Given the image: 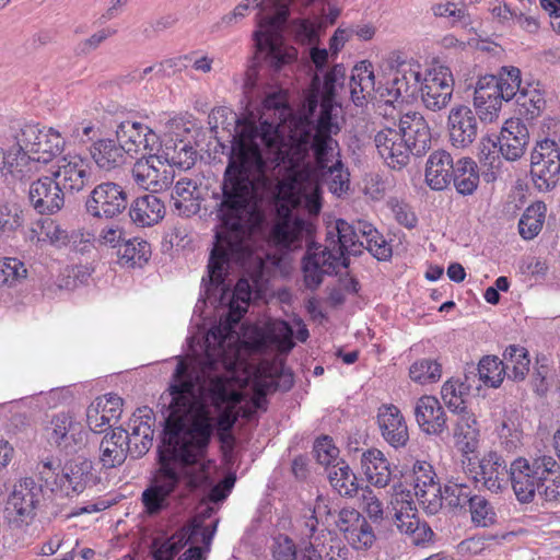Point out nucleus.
I'll return each mask as SVG.
<instances>
[{"label":"nucleus","instance_id":"1","mask_svg":"<svg viewBox=\"0 0 560 560\" xmlns=\"http://www.w3.org/2000/svg\"><path fill=\"white\" fill-rule=\"evenodd\" d=\"M316 107L317 101L308 100V114H295L280 91L266 96L258 122L241 119L228 107L214 108L209 115L213 129L221 124L232 143L217 205L220 224L212 248V273L221 270L219 265L226 255L241 258L246 254V236L259 219L253 201L270 185L268 170L284 162L290 167L313 171L315 180H323L334 195L349 189L350 175L334 138L340 131L339 124L326 101L315 117Z\"/></svg>","mask_w":560,"mask_h":560},{"label":"nucleus","instance_id":"2","mask_svg":"<svg viewBox=\"0 0 560 560\" xmlns=\"http://www.w3.org/2000/svg\"><path fill=\"white\" fill-rule=\"evenodd\" d=\"M221 328L206 337L205 353L180 358L167 392L161 399L167 401L162 444L159 446L158 468L149 487L142 492L144 512L158 515L170 505V498L186 480L189 490L207 486L210 464L203 462L214 429L220 440H233L231 430L237 419L242 395L232 378L238 362V349Z\"/></svg>","mask_w":560,"mask_h":560},{"label":"nucleus","instance_id":"3","mask_svg":"<svg viewBox=\"0 0 560 560\" xmlns=\"http://www.w3.org/2000/svg\"><path fill=\"white\" fill-rule=\"evenodd\" d=\"M284 172L282 179L278 180L277 184V198L284 203H281L278 208L279 219L273 224L270 232V242L273 243L277 247L281 249H295L301 247L302 240L304 235H308L311 233V225L306 223L303 219L295 218L291 214L290 207L295 208L304 203L308 213L312 215H317L322 208L320 197H319V184L315 180V175L313 171L307 170H299L298 167H290L288 163L281 162L279 167L276 170H268V176L270 179V184H272L271 177L279 178ZM271 187L269 185L267 188L260 191V194L254 199L253 205L258 215L257 223H254L250 226L248 235L246 236V254L241 258H233L230 255H226V258H223L219 265L221 270H218L217 273L211 272V259L212 252L210 253L209 261H208V279L202 278V284L205 287V293L207 298H210L212 289H218L220 285L224 283V277L228 272L230 264H243L245 259L250 255V244L249 238L252 231L259 224L261 221V215L257 210V201L262 197L266 190Z\"/></svg>","mask_w":560,"mask_h":560},{"label":"nucleus","instance_id":"4","mask_svg":"<svg viewBox=\"0 0 560 560\" xmlns=\"http://www.w3.org/2000/svg\"><path fill=\"white\" fill-rule=\"evenodd\" d=\"M327 229L326 244L310 243L302 260L304 283L310 290H316L324 276L337 273L339 266L348 267L347 256L362 252L363 241L359 238L355 226L338 219Z\"/></svg>","mask_w":560,"mask_h":560},{"label":"nucleus","instance_id":"5","mask_svg":"<svg viewBox=\"0 0 560 560\" xmlns=\"http://www.w3.org/2000/svg\"><path fill=\"white\" fill-rule=\"evenodd\" d=\"M560 465L550 455L517 457L511 463V486L521 503L534 501L536 492L546 501L560 499V472L551 483L546 485L547 477L559 471Z\"/></svg>","mask_w":560,"mask_h":560},{"label":"nucleus","instance_id":"6","mask_svg":"<svg viewBox=\"0 0 560 560\" xmlns=\"http://www.w3.org/2000/svg\"><path fill=\"white\" fill-rule=\"evenodd\" d=\"M382 79L378 81L377 95L388 104L397 101L409 102L419 93L421 80L420 66L402 60L396 52L384 59Z\"/></svg>","mask_w":560,"mask_h":560},{"label":"nucleus","instance_id":"7","mask_svg":"<svg viewBox=\"0 0 560 560\" xmlns=\"http://www.w3.org/2000/svg\"><path fill=\"white\" fill-rule=\"evenodd\" d=\"M25 154L24 168L35 173V163L48 164L59 158L65 150V139L52 128L40 129L36 125H24L15 136Z\"/></svg>","mask_w":560,"mask_h":560},{"label":"nucleus","instance_id":"8","mask_svg":"<svg viewBox=\"0 0 560 560\" xmlns=\"http://www.w3.org/2000/svg\"><path fill=\"white\" fill-rule=\"evenodd\" d=\"M530 176L539 191L553 189L560 177V136L538 141L530 153Z\"/></svg>","mask_w":560,"mask_h":560},{"label":"nucleus","instance_id":"9","mask_svg":"<svg viewBox=\"0 0 560 560\" xmlns=\"http://www.w3.org/2000/svg\"><path fill=\"white\" fill-rule=\"evenodd\" d=\"M131 173L140 188L152 192L166 189L174 179L172 168L158 151L148 152V155L139 159L133 164Z\"/></svg>","mask_w":560,"mask_h":560},{"label":"nucleus","instance_id":"10","mask_svg":"<svg viewBox=\"0 0 560 560\" xmlns=\"http://www.w3.org/2000/svg\"><path fill=\"white\" fill-rule=\"evenodd\" d=\"M127 206L126 191L112 182L95 186L85 201L86 212L98 219H113L122 213Z\"/></svg>","mask_w":560,"mask_h":560},{"label":"nucleus","instance_id":"11","mask_svg":"<svg viewBox=\"0 0 560 560\" xmlns=\"http://www.w3.org/2000/svg\"><path fill=\"white\" fill-rule=\"evenodd\" d=\"M47 441L66 454L77 453L84 444L82 424L68 412L51 417L45 428Z\"/></svg>","mask_w":560,"mask_h":560},{"label":"nucleus","instance_id":"12","mask_svg":"<svg viewBox=\"0 0 560 560\" xmlns=\"http://www.w3.org/2000/svg\"><path fill=\"white\" fill-rule=\"evenodd\" d=\"M453 91V75L446 67L429 70L419 89L423 105L432 112L445 108L452 100Z\"/></svg>","mask_w":560,"mask_h":560},{"label":"nucleus","instance_id":"13","mask_svg":"<svg viewBox=\"0 0 560 560\" xmlns=\"http://www.w3.org/2000/svg\"><path fill=\"white\" fill-rule=\"evenodd\" d=\"M66 194H74L84 189L90 182V165L80 154H66L58 159L50 172Z\"/></svg>","mask_w":560,"mask_h":560},{"label":"nucleus","instance_id":"14","mask_svg":"<svg viewBox=\"0 0 560 560\" xmlns=\"http://www.w3.org/2000/svg\"><path fill=\"white\" fill-rule=\"evenodd\" d=\"M474 480L491 492L498 493L511 482L510 471L504 458L494 451L486 453L481 459L470 466Z\"/></svg>","mask_w":560,"mask_h":560},{"label":"nucleus","instance_id":"15","mask_svg":"<svg viewBox=\"0 0 560 560\" xmlns=\"http://www.w3.org/2000/svg\"><path fill=\"white\" fill-rule=\"evenodd\" d=\"M66 192L50 175H44L32 182L28 188L31 206L39 214H55L65 206Z\"/></svg>","mask_w":560,"mask_h":560},{"label":"nucleus","instance_id":"16","mask_svg":"<svg viewBox=\"0 0 560 560\" xmlns=\"http://www.w3.org/2000/svg\"><path fill=\"white\" fill-rule=\"evenodd\" d=\"M457 415L454 424V442L462 453L463 468L466 472H471L475 458L471 456L479 445V427L475 415L469 410H463Z\"/></svg>","mask_w":560,"mask_h":560},{"label":"nucleus","instance_id":"17","mask_svg":"<svg viewBox=\"0 0 560 560\" xmlns=\"http://www.w3.org/2000/svg\"><path fill=\"white\" fill-rule=\"evenodd\" d=\"M448 138L453 147L468 148L478 136V120L472 108L467 105H455L447 117Z\"/></svg>","mask_w":560,"mask_h":560},{"label":"nucleus","instance_id":"18","mask_svg":"<svg viewBox=\"0 0 560 560\" xmlns=\"http://www.w3.org/2000/svg\"><path fill=\"white\" fill-rule=\"evenodd\" d=\"M117 141L126 147V153H139L141 150L153 152L159 147L160 137L148 126L139 121H121L116 129Z\"/></svg>","mask_w":560,"mask_h":560},{"label":"nucleus","instance_id":"19","mask_svg":"<svg viewBox=\"0 0 560 560\" xmlns=\"http://www.w3.org/2000/svg\"><path fill=\"white\" fill-rule=\"evenodd\" d=\"M34 490H36L35 483L30 478L14 486L5 508L10 522L20 526L33 520L37 503V494Z\"/></svg>","mask_w":560,"mask_h":560},{"label":"nucleus","instance_id":"20","mask_svg":"<svg viewBox=\"0 0 560 560\" xmlns=\"http://www.w3.org/2000/svg\"><path fill=\"white\" fill-rule=\"evenodd\" d=\"M376 149L393 170H401L409 163L412 151L410 144H406L401 132L394 128H384L380 130L374 138Z\"/></svg>","mask_w":560,"mask_h":560},{"label":"nucleus","instance_id":"21","mask_svg":"<svg viewBox=\"0 0 560 560\" xmlns=\"http://www.w3.org/2000/svg\"><path fill=\"white\" fill-rule=\"evenodd\" d=\"M155 151L161 154L171 168L176 166L189 170L195 165L198 155L192 142L187 138H180L177 132H170L162 141L159 139V147Z\"/></svg>","mask_w":560,"mask_h":560},{"label":"nucleus","instance_id":"22","mask_svg":"<svg viewBox=\"0 0 560 560\" xmlns=\"http://www.w3.org/2000/svg\"><path fill=\"white\" fill-rule=\"evenodd\" d=\"M191 530L189 534L183 527L170 538H155L152 541V552L155 560H173V558L180 551L186 544L197 545L202 544L209 548L211 544V532H202L198 529Z\"/></svg>","mask_w":560,"mask_h":560},{"label":"nucleus","instance_id":"23","mask_svg":"<svg viewBox=\"0 0 560 560\" xmlns=\"http://www.w3.org/2000/svg\"><path fill=\"white\" fill-rule=\"evenodd\" d=\"M92 477V463L78 457L65 464L55 482L65 495L70 497L83 492Z\"/></svg>","mask_w":560,"mask_h":560},{"label":"nucleus","instance_id":"24","mask_svg":"<svg viewBox=\"0 0 560 560\" xmlns=\"http://www.w3.org/2000/svg\"><path fill=\"white\" fill-rule=\"evenodd\" d=\"M406 144H410L412 155L421 156L431 145V131L424 117L417 112L406 113L399 120L397 129Z\"/></svg>","mask_w":560,"mask_h":560},{"label":"nucleus","instance_id":"25","mask_svg":"<svg viewBox=\"0 0 560 560\" xmlns=\"http://www.w3.org/2000/svg\"><path fill=\"white\" fill-rule=\"evenodd\" d=\"M498 141L502 156L508 161H517L525 154L529 132L521 119H508L501 128Z\"/></svg>","mask_w":560,"mask_h":560},{"label":"nucleus","instance_id":"26","mask_svg":"<svg viewBox=\"0 0 560 560\" xmlns=\"http://www.w3.org/2000/svg\"><path fill=\"white\" fill-rule=\"evenodd\" d=\"M415 417L419 428L427 434L441 435L447 430L444 408L433 396L425 395L417 400Z\"/></svg>","mask_w":560,"mask_h":560},{"label":"nucleus","instance_id":"27","mask_svg":"<svg viewBox=\"0 0 560 560\" xmlns=\"http://www.w3.org/2000/svg\"><path fill=\"white\" fill-rule=\"evenodd\" d=\"M377 422L385 441L394 447L405 446L409 440L408 428L400 410L394 405L378 409Z\"/></svg>","mask_w":560,"mask_h":560},{"label":"nucleus","instance_id":"28","mask_svg":"<svg viewBox=\"0 0 560 560\" xmlns=\"http://www.w3.org/2000/svg\"><path fill=\"white\" fill-rule=\"evenodd\" d=\"M201 182L196 178H179L172 191L175 211L183 217H191L200 211Z\"/></svg>","mask_w":560,"mask_h":560},{"label":"nucleus","instance_id":"29","mask_svg":"<svg viewBox=\"0 0 560 560\" xmlns=\"http://www.w3.org/2000/svg\"><path fill=\"white\" fill-rule=\"evenodd\" d=\"M488 84L478 80L474 92V112L481 122L493 124L499 119L504 100L497 94L492 80H490V85Z\"/></svg>","mask_w":560,"mask_h":560},{"label":"nucleus","instance_id":"30","mask_svg":"<svg viewBox=\"0 0 560 560\" xmlns=\"http://www.w3.org/2000/svg\"><path fill=\"white\" fill-rule=\"evenodd\" d=\"M100 460L104 468L109 469L125 463L130 448L128 446V434L122 428H116L105 434L100 444Z\"/></svg>","mask_w":560,"mask_h":560},{"label":"nucleus","instance_id":"31","mask_svg":"<svg viewBox=\"0 0 560 560\" xmlns=\"http://www.w3.org/2000/svg\"><path fill=\"white\" fill-rule=\"evenodd\" d=\"M125 432L128 434V446L132 458H140L149 452L154 436L151 416L133 415L128 423V430Z\"/></svg>","mask_w":560,"mask_h":560},{"label":"nucleus","instance_id":"32","mask_svg":"<svg viewBox=\"0 0 560 560\" xmlns=\"http://www.w3.org/2000/svg\"><path fill=\"white\" fill-rule=\"evenodd\" d=\"M455 163L445 150L432 152L427 161L425 182L433 190H442L452 182Z\"/></svg>","mask_w":560,"mask_h":560},{"label":"nucleus","instance_id":"33","mask_svg":"<svg viewBox=\"0 0 560 560\" xmlns=\"http://www.w3.org/2000/svg\"><path fill=\"white\" fill-rule=\"evenodd\" d=\"M129 215L139 226L158 224L165 215L164 202L153 194L138 197L130 206Z\"/></svg>","mask_w":560,"mask_h":560},{"label":"nucleus","instance_id":"34","mask_svg":"<svg viewBox=\"0 0 560 560\" xmlns=\"http://www.w3.org/2000/svg\"><path fill=\"white\" fill-rule=\"evenodd\" d=\"M125 148L114 139H100L90 145L89 153L101 170L112 171L125 164Z\"/></svg>","mask_w":560,"mask_h":560},{"label":"nucleus","instance_id":"35","mask_svg":"<svg viewBox=\"0 0 560 560\" xmlns=\"http://www.w3.org/2000/svg\"><path fill=\"white\" fill-rule=\"evenodd\" d=\"M361 466L372 485L384 488L389 483L392 477L389 463L380 450L370 448L362 453Z\"/></svg>","mask_w":560,"mask_h":560},{"label":"nucleus","instance_id":"36","mask_svg":"<svg viewBox=\"0 0 560 560\" xmlns=\"http://www.w3.org/2000/svg\"><path fill=\"white\" fill-rule=\"evenodd\" d=\"M378 83L375 82L372 63L361 61L357 65L350 79V92L355 104H362L373 93L377 95Z\"/></svg>","mask_w":560,"mask_h":560},{"label":"nucleus","instance_id":"37","mask_svg":"<svg viewBox=\"0 0 560 560\" xmlns=\"http://www.w3.org/2000/svg\"><path fill=\"white\" fill-rule=\"evenodd\" d=\"M452 180L463 196L471 195L479 184V172L476 162L470 158H462L455 162Z\"/></svg>","mask_w":560,"mask_h":560},{"label":"nucleus","instance_id":"38","mask_svg":"<svg viewBox=\"0 0 560 560\" xmlns=\"http://www.w3.org/2000/svg\"><path fill=\"white\" fill-rule=\"evenodd\" d=\"M479 80L489 84L490 80H492V84L495 86L497 94L505 102H509L512 98H516L518 93L522 91L521 71L515 67L502 68L499 78L494 75H486Z\"/></svg>","mask_w":560,"mask_h":560},{"label":"nucleus","instance_id":"39","mask_svg":"<svg viewBox=\"0 0 560 560\" xmlns=\"http://www.w3.org/2000/svg\"><path fill=\"white\" fill-rule=\"evenodd\" d=\"M25 154L19 145V141L8 150L0 148V172L5 170L13 178L27 182L33 178L31 167L24 168Z\"/></svg>","mask_w":560,"mask_h":560},{"label":"nucleus","instance_id":"40","mask_svg":"<svg viewBox=\"0 0 560 560\" xmlns=\"http://www.w3.org/2000/svg\"><path fill=\"white\" fill-rule=\"evenodd\" d=\"M504 366L509 378L515 382L524 381L529 372L530 359L526 348L510 345L503 353Z\"/></svg>","mask_w":560,"mask_h":560},{"label":"nucleus","instance_id":"41","mask_svg":"<svg viewBox=\"0 0 560 560\" xmlns=\"http://www.w3.org/2000/svg\"><path fill=\"white\" fill-rule=\"evenodd\" d=\"M327 478L340 495L353 497L358 491L357 478L343 460L328 469Z\"/></svg>","mask_w":560,"mask_h":560},{"label":"nucleus","instance_id":"42","mask_svg":"<svg viewBox=\"0 0 560 560\" xmlns=\"http://www.w3.org/2000/svg\"><path fill=\"white\" fill-rule=\"evenodd\" d=\"M546 217V205L541 201L530 205L518 222V231L524 240H533L541 231Z\"/></svg>","mask_w":560,"mask_h":560},{"label":"nucleus","instance_id":"43","mask_svg":"<svg viewBox=\"0 0 560 560\" xmlns=\"http://www.w3.org/2000/svg\"><path fill=\"white\" fill-rule=\"evenodd\" d=\"M318 537L310 539V545L305 547L307 552L306 557L308 560H347L349 557V549L340 541L331 540V544L327 547L318 542Z\"/></svg>","mask_w":560,"mask_h":560},{"label":"nucleus","instance_id":"44","mask_svg":"<svg viewBox=\"0 0 560 560\" xmlns=\"http://www.w3.org/2000/svg\"><path fill=\"white\" fill-rule=\"evenodd\" d=\"M479 380L487 386L499 387L506 374L504 362L495 355L483 357L477 368Z\"/></svg>","mask_w":560,"mask_h":560},{"label":"nucleus","instance_id":"45","mask_svg":"<svg viewBox=\"0 0 560 560\" xmlns=\"http://www.w3.org/2000/svg\"><path fill=\"white\" fill-rule=\"evenodd\" d=\"M151 254L150 244L143 240L124 241L117 250L118 257L131 266H142Z\"/></svg>","mask_w":560,"mask_h":560},{"label":"nucleus","instance_id":"46","mask_svg":"<svg viewBox=\"0 0 560 560\" xmlns=\"http://www.w3.org/2000/svg\"><path fill=\"white\" fill-rule=\"evenodd\" d=\"M267 336L280 351H290L294 347L293 329L284 320L275 319L267 324Z\"/></svg>","mask_w":560,"mask_h":560},{"label":"nucleus","instance_id":"47","mask_svg":"<svg viewBox=\"0 0 560 560\" xmlns=\"http://www.w3.org/2000/svg\"><path fill=\"white\" fill-rule=\"evenodd\" d=\"M335 512L336 510L331 508L329 500L318 495L313 508L312 515L305 521V529L303 534L312 539L315 535L318 523H328Z\"/></svg>","mask_w":560,"mask_h":560},{"label":"nucleus","instance_id":"48","mask_svg":"<svg viewBox=\"0 0 560 560\" xmlns=\"http://www.w3.org/2000/svg\"><path fill=\"white\" fill-rule=\"evenodd\" d=\"M409 374L412 381L419 384H429L440 380L442 369L435 360L422 359L410 366Z\"/></svg>","mask_w":560,"mask_h":560},{"label":"nucleus","instance_id":"49","mask_svg":"<svg viewBox=\"0 0 560 560\" xmlns=\"http://www.w3.org/2000/svg\"><path fill=\"white\" fill-rule=\"evenodd\" d=\"M415 495L422 509L431 515L436 514L444 502V493L439 482L415 491Z\"/></svg>","mask_w":560,"mask_h":560},{"label":"nucleus","instance_id":"50","mask_svg":"<svg viewBox=\"0 0 560 560\" xmlns=\"http://www.w3.org/2000/svg\"><path fill=\"white\" fill-rule=\"evenodd\" d=\"M72 237L73 234L70 235L52 219H44L40 223L39 240L47 241L56 247L67 246Z\"/></svg>","mask_w":560,"mask_h":560},{"label":"nucleus","instance_id":"51","mask_svg":"<svg viewBox=\"0 0 560 560\" xmlns=\"http://www.w3.org/2000/svg\"><path fill=\"white\" fill-rule=\"evenodd\" d=\"M515 101L530 118L537 117L546 106L544 94L536 88L522 90Z\"/></svg>","mask_w":560,"mask_h":560},{"label":"nucleus","instance_id":"52","mask_svg":"<svg viewBox=\"0 0 560 560\" xmlns=\"http://www.w3.org/2000/svg\"><path fill=\"white\" fill-rule=\"evenodd\" d=\"M444 493V502L450 508H464L469 503L471 498L470 488L462 482L456 480H448L443 488Z\"/></svg>","mask_w":560,"mask_h":560},{"label":"nucleus","instance_id":"53","mask_svg":"<svg viewBox=\"0 0 560 560\" xmlns=\"http://www.w3.org/2000/svg\"><path fill=\"white\" fill-rule=\"evenodd\" d=\"M24 264L16 258H4L0 260V287L14 285L19 280L26 277Z\"/></svg>","mask_w":560,"mask_h":560},{"label":"nucleus","instance_id":"54","mask_svg":"<svg viewBox=\"0 0 560 560\" xmlns=\"http://www.w3.org/2000/svg\"><path fill=\"white\" fill-rule=\"evenodd\" d=\"M178 22L175 14L168 13L158 16L143 24L141 34L144 39L152 40L158 38L162 33L173 28Z\"/></svg>","mask_w":560,"mask_h":560},{"label":"nucleus","instance_id":"55","mask_svg":"<svg viewBox=\"0 0 560 560\" xmlns=\"http://www.w3.org/2000/svg\"><path fill=\"white\" fill-rule=\"evenodd\" d=\"M500 445L509 453L516 451L522 444V431L514 422L502 421L497 428Z\"/></svg>","mask_w":560,"mask_h":560},{"label":"nucleus","instance_id":"56","mask_svg":"<svg viewBox=\"0 0 560 560\" xmlns=\"http://www.w3.org/2000/svg\"><path fill=\"white\" fill-rule=\"evenodd\" d=\"M215 513V509L210 505V503L206 500H203L199 508L197 515L192 518V521L184 526V528L189 534L191 530L197 529L196 525H198V529L202 532H211V539L213 538V535L217 529L218 520L212 521L209 524H206V520L210 518Z\"/></svg>","mask_w":560,"mask_h":560},{"label":"nucleus","instance_id":"57","mask_svg":"<svg viewBox=\"0 0 560 560\" xmlns=\"http://www.w3.org/2000/svg\"><path fill=\"white\" fill-rule=\"evenodd\" d=\"M345 537L354 549H366L375 539L372 527L365 518H362V523H358Z\"/></svg>","mask_w":560,"mask_h":560},{"label":"nucleus","instance_id":"58","mask_svg":"<svg viewBox=\"0 0 560 560\" xmlns=\"http://www.w3.org/2000/svg\"><path fill=\"white\" fill-rule=\"evenodd\" d=\"M411 481L415 491L438 482L432 465L424 460H417L412 467Z\"/></svg>","mask_w":560,"mask_h":560},{"label":"nucleus","instance_id":"59","mask_svg":"<svg viewBox=\"0 0 560 560\" xmlns=\"http://www.w3.org/2000/svg\"><path fill=\"white\" fill-rule=\"evenodd\" d=\"M472 522L487 526L488 522H492L493 511L488 500L481 495H471L469 503Z\"/></svg>","mask_w":560,"mask_h":560},{"label":"nucleus","instance_id":"60","mask_svg":"<svg viewBox=\"0 0 560 560\" xmlns=\"http://www.w3.org/2000/svg\"><path fill=\"white\" fill-rule=\"evenodd\" d=\"M314 453L317 462L329 469L338 459L339 451L332 444V440L330 438L324 436L315 442Z\"/></svg>","mask_w":560,"mask_h":560},{"label":"nucleus","instance_id":"61","mask_svg":"<svg viewBox=\"0 0 560 560\" xmlns=\"http://www.w3.org/2000/svg\"><path fill=\"white\" fill-rule=\"evenodd\" d=\"M23 224V212L14 206H0V234L16 231Z\"/></svg>","mask_w":560,"mask_h":560},{"label":"nucleus","instance_id":"62","mask_svg":"<svg viewBox=\"0 0 560 560\" xmlns=\"http://www.w3.org/2000/svg\"><path fill=\"white\" fill-rule=\"evenodd\" d=\"M117 33L115 28L104 27L92 34L90 37L83 39L78 45L79 54L89 55L96 50L105 40Z\"/></svg>","mask_w":560,"mask_h":560},{"label":"nucleus","instance_id":"63","mask_svg":"<svg viewBox=\"0 0 560 560\" xmlns=\"http://www.w3.org/2000/svg\"><path fill=\"white\" fill-rule=\"evenodd\" d=\"M399 532L410 536L416 545L428 541L433 536L432 529L425 523H421L418 517L405 524V527Z\"/></svg>","mask_w":560,"mask_h":560},{"label":"nucleus","instance_id":"64","mask_svg":"<svg viewBox=\"0 0 560 560\" xmlns=\"http://www.w3.org/2000/svg\"><path fill=\"white\" fill-rule=\"evenodd\" d=\"M365 248L377 259L386 260L392 256V248L380 232H373L364 242Z\"/></svg>","mask_w":560,"mask_h":560}]
</instances>
